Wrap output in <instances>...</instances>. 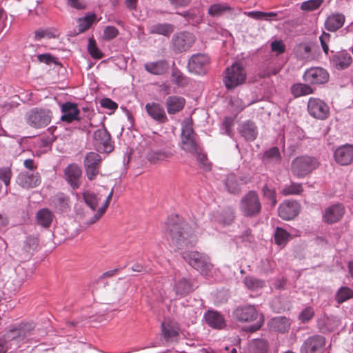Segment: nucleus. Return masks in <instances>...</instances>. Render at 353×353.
I'll return each mask as SVG.
<instances>
[{
    "instance_id": "obj_63",
    "label": "nucleus",
    "mask_w": 353,
    "mask_h": 353,
    "mask_svg": "<svg viewBox=\"0 0 353 353\" xmlns=\"http://www.w3.org/2000/svg\"><path fill=\"white\" fill-rule=\"evenodd\" d=\"M272 52H274L276 55L284 52L285 50V46H271Z\"/></svg>"
},
{
    "instance_id": "obj_10",
    "label": "nucleus",
    "mask_w": 353,
    "mask_h": 353,
    "mask_svg": "<svg viewBox=\"0 0 353 353\" xmlns=\"http://www.w3.org/2000/svg\"><path fill=\"white\" fill-rule=\"evenodd\" d=\"M183 258L194 269L201 273H207L212 267L208 258L198 252H184Z\"/></svg>"
},
{
    "instance_id": "obj_23",
    "label": "nucleus",
    "mask_w": 353,
    "mask_h": 353,
    "mask_svg": "<svg viewBox=\"0 0 353 353\" xmlns=\"http://www.w3.org/2000/svg\"><path fill=\"white\" fill-rule=\"evenodd\" d=\"M145 111L148 116L159 123H164L168 121V117L163 107L159 103H148L145 106Z\"/></svg>"
},
{
    "instance_id": "obj_43",
    "label": "nucleus",
    "mask_w": 353,
    "mask_h": 353,
    "mask_svg": "<svg viewBox=\"0 0 353 353\" xmlns=\"http://www.w3.org/2000/svg\"><path fill=\"white\" fill-rule=\"evenodd\" d=\"M268 343L264 339L254 340L250 345L249 353H267Z\"/></svg>"
},
{
    "instance_id": "obj_21",
    "label": "nucleus",
    "mask_w": 353,
    "mask_h": 353,
    "mask_svg": "<svg viewBox=\"0 0 353 353\" xmlns=\"http://www.w3.org/2000/svg\"><path fill=\"white\" fill-rule=\"evenodd\" d=\"M61 112L62 115L61 121L70 123L74 121H79L80 111L78 108L77 104L70 101L63 103L61 105Z\"/></svg>"
},
{
    "instance_id": "obj_1",
    "label": "nucleus",
    "mask_w": 353,
    "mask_h": 353,
    "mask_svg": "<svg viewBox=\"0 0 353 353\" xmlns=\"http://www.w3.org/2000/svg\"><path fill=\"white\" fill-rule=\"evenodd\" d=\"M167 234L170 246L175 250L192 247L196 241L192 228L185 223L168 222Z\"/></svg>"
},
{
    "instance_id": "obj_16",
    "label": "nucleus",
    "mask_w": 353,
    "mask_h": 353,
    "mask_svg": "<svg viewBox=\"0 0 353 353\" xmlns=\"http://www.w3.org/2000/svg\"><path fill=\"white\" fill-rule=\"evenodd\" d=\"M52 117L50 110H32L28 117L29 124L36 128H41L48 125Z\"/></svg>"
},
{
    "instance_id": "obj_46",
    "label": "nucleus",
    "mask_w": 353,
    "mask_h": 353,
    "mask_svg": "<svg viewBox=\"0 0 353 353\" xmlns=\"http://www.w3.org/2000/svg\"><path fill=\"white\" fill-rule=\"evenodd\" d=\"M174 30V26L169 23H158L151 27L150 32L152 33H156L168 36Z\"/></svg>"
},
{
    "instance_id": "obj_56",
    "label": "nucleus",
    "mask_w": 353,
    "mask_h": 353,
    "mask_svg": "<svg viewBox=\"0 0 353 353\" xmlns=\"http://www.w3.org/2000/svg\"><path fill=\"white\" fill-rule=\"evenodd\" d=\"M264 157L269 159L279 161L281 159V154L279 150L276 147H273L265 152Z\"/></svg>"
},
{
    "instance_id": "obj_26",
    "label": "nucleus",
    "mask_w": 353,
    "mask_h": 353,
    "mask_svg": "<svg viewBox=\"0 0 353 353\" xmlns=\"http://www.w3.org/2000/svg\"><path fill=\"white\" fill-rule=\"evenodd\" d=\"M336 161L342 165H346L353 162V145H345L337 148L334 152Z\"/></svg>"
},
{
    "instance_id": "obj_28",
    "label": "nucleus",
    "mask_w": 353,
    "mask_h": 353,
    "mask_svg": "<svg viewBox=\"0 0 353 353\" xmlns=\"http://www.w3.org/2000/svg\"><path fill=\"white\" fill-rule=\"evenodd\" d=\"M185 104V99L179 96H170L165 101L167 112L169 114H174L181 111Z\"/></svg>"
},
{
    "instance_id": "obj_33",
    "label": "nucleus",
    "mask_w": 353,
    "mask_h": 353,
    "mask_svg": "<svg viewBox=\"0 0 353 353\" xmlns=\"http://www.w3.org/2000/svg\"><path fill=\"white\" fill-rule=\"evenodd\" d=\"M174 290L177 295L184 296L192 292L193 285L189 280L182 277L176 281Z\"/></svg>"
},
{
    "instance_id": "obj_35",
    "label": "nucleus",
    "mask_w": 353,
    "mask_h": 353,
    "mask_svg": "<svg viewBox=\"0 0 353 353\" xmlns=\"http://www.w3.org/2000/svg\"><path fill=\"white\" fill-rule=\"evenodd\" d=\"M240 133L247 141H254L257 136L256 127L253 122L247 121L241 125Z\"/></svg>"
},
{
    "instance_id": "obj_2",
    "label": "nucleus",
    "mask_w": 353,
    "mask_h": 353,
    "mask_svg": "<svg viewBox=\"0 0 353 353\" xmlns=\"http://www.w3.org/2000/svg\"><path fill=\"white\" fill-rule=\"evenodd\" d=\"M34 327L32 323L25 322L10 325L1 336L8 350L12 352L20 347Z\"/></svg>"
},
{
    "instance_id": "obj_55",
    "label": "nucleus",
    "mask_w": 353,
    "mask_h": 353,
    "mask_svg": "<svg viewBox=\"0 0 353 353\" xmlns=\"http://www.w3.org/2000/svg\"><path fill=\"white\" fill-rule=\"evenodd\" d=\"M12 177V170L10 168H0V179H1L6 186L9 185Z\"/></svg>"
},
{
    "instance_id": "obj_12",
    "label": "nucleus",
    "mask_w": 353,
    "mask_h": 353,
    "mask_svg": "<svg viewBox=\"0 0 353 353\" xmlns=\"http://www.w3.org/2000/svg\"><path fill=\"white\" fill-rule=\"evenodd\" d=\"M303 80L311 85H321L329 81V73L321 67H312L307 69L303 74Z\"/></svg>"
},
{
    "instance_id": "obj_47",
    "label": "nucleus",
    "mask_w": 353,
    "mask_h": 353,
    "mask_svg": "<svg viewBox=\"0 0 353 353\" xmlns=\"http://www.w3.org/2000/svg\"><path fill=\"white\" fill-rule=\"evenodd\" d=\"M245 285L251 290H256L262 288L265 285L263 280L252 276H246L244 279Z\"/></svg>"
},
{
    "instance_id": "obj_18",
    "label": "nucleus",
    "mask_w": 353,
    "mask_h": 353,
    "mask_svg": "<svg viewBox=\"0 0 353 353\" xmlns=\"http://www.w3.org/2000/svg\"><path fill=\"white\" fill-rule=\"evenodd\" d=\"M174 151L170 148L165 150L151 148L147 152L146 159L151 164H161L168 162L174 157Z\"/></svg>"
},
{
    "instance_id": "obj_37",
    "label": "nucleus",
    "mask_w": 353,
    "mask_h": 353,
    "mask_svg": "<svg viewBox=\"0 0 353 353\" xmlns=\"http://www.w3.org/2000/svg\"><path fill=\"white\" fill-rule=\"evenodd\" d=\"M292 94L295 97L313 94L314 90L309 85L305 83H296L291 88Z\"/></svg>"
},
{
    "instance_id": "obj_34",
    "label": "nucleus",
    "mask_w": 353,
    "mask_h": 353,
    "mask_svg": "<svg viewBox=\"0 0 353 353\" xmlns=\"http://www.w3.org/2000/svg\"><path fill=\"white\" fill-rule=\"evenodd\" d=\"M37 224L43 228H48L50 226L54 219L53 213L47 208H43L37 213Z\"/></svg>"
},
{
    "instance_id": "obj_24",
    "label": "nucleus",
    "mask_w": 353,
    "mask_h": 353,
    "mask_svg": "<svg viewBox=\"0 0 353 353\" xmlns=\"http://www.w3.org/2000/svg\"><path fill=\"white\" fill-rule=\"evenodd\" d=\"M64 174L68 183L73 189L80 186L82 171L78 165L75 163L69 165L65 169Z\"/></svg>"
},
{
    "instance_id": "obj_51",
    "label": "nucleus",
    "mask_w": 353,
    "mask_h": 353,
    "mask_svg": "<svg viewBox=\"0 0 353 353\" xmlns=\"http://www.w3.org/2000/svg\"><path fill=\"white\" fill-rule=\"evenodd\" d=\"M323 0H308L303 2L300 8L305 11H313L319 8Z\"/></svg>"
},
{
    "instance_id": "obj_20",
    "label": "nucleus",
    "mask_w": 353,
    "mask_h": 353,
    "mask_svg": "<svg viewBox=\"0 0 353 353\" xmlns=\"http://www.w3.org/2000/svg\"><path fill=\"white\" fill-rule=\"evenodd\" d=\"M345 208L342 204H334L325 208L323 221L327 224H332L339 221L343 216Z\"/></svg>"
},
{
    "instance_id": "obj_14",
    "label": "nucleus",
    "mask_w": 353,
    "mask_h": 353,
    "mask_svg": "<svg viewBox=\"0 0 353 353\" xmlns=\"http://www.w3.org/2000/svg\"><path fill=\"white\" fill-rule=\"evenodd\" d=\"M94 145L97 150L101 152H110L113 150L111 144L110 134L104 128L97 130L93 134Z\"/></svg>"
},
{
    "instance_id": "obj_54",
    "label": "nucleus",
    "mask_w": 353,
    "mask_h": 353,
    "mask_svg": "<svg viewBox=\"0 0 353 353\" xmlns=\"http://www.w3.org/2000/svg\"><path fill=\"white\" fill-rule=\"evenodd\" d=\"M263 196L272 201V205L276 204V192L274 189L270 188L268 185L263 188Z\"/></svg>"
},
{
    "instance_id": "obj_59",
    "label": "nucleus",
    "mask_w": 353,
    "mask_h": 353,
    "mask_svg": "<svg viewBox=\"0 0 353 353\" xmlns=\"http://www.w3.org/2000/svg\"><path fill=\"white\" fill-rule=\"evenodd\" d=\"M88 50L94 59H99L103 57V54L98 48L97 46H88Z\"/></svg>"
},
{
    "instance_id": "obj_27",
    "label": "nucleus",
    "mask_w": 353,
    "mask_h": 353,
    "mask_svg": "<svg viewBox=\"0 0 353 353\" xmlns=\"http://www.w3.org/2000/svg\"><path fill=\"white\" fill-rule=\"evenodd\" d=\"M17 181L24 188H33L41 183V179L39 172H21L18 175Z\"/></svg>"
},
{
    "instance_id": "obj_4",
    "label": "nucleus",
    "mask_w": 353,
    "mask_h": 353,
    "mask_svg": "<svg viewBox=\"0 0 353 353\" xmlns=\"http://www.w3.org/2000/svg\"><path fill=\"white\" fill-rule=\"evenodd\" d=\"M112 195L113 189H112L108 194L103 206L96 211V208L98 205V203L101 198L99 197L98 195L90 192H86L83 194L84 201L90 208V212H86V216L88 217H86L85 223L88 225H91L96 223L102 217L110 205Z\"/></svg>"
},
{
    "instance_id": "obj_53",
    "label": "nucleus",
    "mask_w": 353,
    "mask_h": 353,
    "mask_svg": "<svg viewBox=\"0 0 353 353\" xmlns=\"http://www.w3.org/2000/svg\"><path fill=\"white\" fill-rule=\"evenodd\" d=\"M193 156L196 157L199 164L204 169H210V163L208 160L207 155L203 152V150L202 148L200 150H199L197 153H194Z\"/></svg>"
},
{
    "instance_id": "obj_41",
    "label": "nucleus",
    "mask_w": 353,
    "mask_h": 353,
    "mask_svg": "<svg viewBox=\"0 0 353 353\" xmlns=\"http://www.w3.org/2000/svg\"><path fill=\"white\" fill-rule=\"evenodd\" d=\"M232 10V8L227 3H214L209 7L208 12L211 17H217Z\"/></svg>"
},
{
    "instance_id": "obj_64",
    "label": "nucleus",
    "mask_w": 353,
    "mask_h": 353,
    "mask_svg": "<svg viewBox=\"0 0 353 353\" xmlns=\"http://www.w3.org/2000/svg\"><path fill=\"white\" fill-rule=\"evenodd\" d=\"M172 4H174L180 6H187L190 0H168Z\"/></svg>"
},
{
    "instance_id": "obj_44",
    "label": "nucleus",
    "mask_w": 353,
    "mask_h": 353,
    "mask_svg": "<svg viewBox=\"0 0 353 353\" xmlns=\"http://www.w3.org/2000/svg\"><path fill=\"white\" fill-rule=\"evenodd\" d=\"M353 298V290L348 287L340 288L336 293L335 300L339 304Z\"/></svg>"
},
{
    "instance_id": "obj_36",
    "label": "nucleus",
    "mask_w": 353,
    "mask_h": 353,
    "mask_svg": "<svg viewBox=\"0 0 353 353\" xmlns=\"http://www.w3.org/2000/svg\"><path fill=\"white\" fill-rule=\"evenodd\" d=\"M144 67L148 72L155 75H161L167 71L168 64L165 61H161L147 63Z\"/></svg>"
},
{
    "instance_id": "obj_42",
    "label": "nucleus",
    "mask_w": 353,
    "mask_h": 353,
    "mask_svg": "<svg viewBox=\"0 0 353 353\" xmlns=\"http://www.w3.org/2000/svg\"><path fill=\"white\" fill-rule=\"evenodd\" d=\"M303 192L302 183L291 182L289 185H285L281 190V194L283 196L299 195Z\"/></svg>"
},
{
    "instance_id": "obj_15",
    "label": "nucleus",
    "mask_w": 353,
    "mask_h": 353,
    "mask_svg": "<svg viewBox=\"0 0 353 353\" xmlns=\"http://www.w3.org/2000/svg\"><path fill=\"white\" fill-rule=\"evenodd\" d=\"M325 343V338L321 335L310 336L302 344L301 353H321Z\"/></svg>"
},
{
    "instance_id": "obj_25",
    "label": "nucleus",
    "mask_w": 353,
    "mask_h": 353,
    "mask_svg": "<svg viewBox=\"0 0 353 353\" xmlns=\"http://www.w3.org/2000/svg\"><path fill=\"white\" fill-rule=\"evenodd\" d=\"M268 326L271 331L285 334L290 330L291 321L286 316H278L271 319L268 323Z\"/></svg>"
},
{
    "instance_id": "obj_29",
    "label": "nucleus",
    "mask_w": 353,
    "mask_h": 353,
    "mask_svg": "<svg viewBox=\"0 0 353 353\" xmlns=\"http://www.w3.org/2000/svg\"><path fill=\"white\" fill-rule=\"evenodd\" d=\"M352 61L351 55L345 51L334 54L331 59L332 65L338 70H344L348 68Z\"/></svg>"
},
{
    "instance_id": "obj_7",
    "label": "nucleus",
    "mask_w": 353,
    "mask_h": 353,
    "mask_svg": "<svg viewBox=\"0 0 353 353\" xmlns=\"http://www.w3.org/2000/svg\"><path fill=\"white\" fill-rule=\"evenodd\" d=\"M319 165L318 160L310 156H300L295 158L291 165V171L297 178H303Z\"/></svg>"
},
{
    "instance_id": "obj_40",
    "label": "nucleus",
    "mask_w": 353,
    "mask_h": 353,
    "mask_svg": "<svg viewBox=\"0 0 353 353\" xmlns=\"http://www.w3.org/2000/svg\"><path fill=\"white\" fill-rule=\"evenodd\" d=\"M174 44H192L195 42L194 35L187 31L181 32L174 35Z\"/></svg>"
},
{
    "instance_id": "obj_13",
    "label": "nucleus",
    "mask_w": 353,
    "mask_h": 353,
    "mask_svg": "<svg viewBox=\"0 0 353 353\" xmlns=\"http://www.w3.org/2000/svg\"><path fill=\"white\" fill-rule=\"evenodd\" d=\"M101 156L96 152H88L84 159V166L89 180H94L99 173L101 163Z\"/></svg>"
},
{
    "instance_id": "obj_32",
    "label": "nucleus",
    "mask_w": 353,
    "mask_h": 353,
    "mask_svg": "<svg viewBox=\"0 0 353 353\" xmlns=\"http://www.w3.org/2000/svg\"><path fill=\"white\" fill-rule=\"evenodd\" d=\"M345 21V17L341 14H334L328 17L325 21V28L330 31H336L341 28Z\"/></svg>"
},
{
    "instance_id": "obj_30",
    "label": "nucleus",
    "mask_w": 353,
    "mask_h": 353,
    "mask_svg": "<svg viewBox=\"0 0 353 353\" xmlns=\"http://www.w3.org/2000/svg\"><path fill=\"white\" fill-rule=\"evenodd\" d=\"M207 324L212 328L221 330L225 325L223 316L216 311L209 310L205 314Z\"/></svg>"
},
{
    "instance_id": "obj_11",
    "label": "nucleus",
    "mask_w": 353,
    "mask_h": 353,
    "mask_svg": "<svg viewBox=\"0 0 353 353\" xmlns=\"http://www.w3.org/2000/svg\"><path fill=\"white\" fill-rule=\"evenodd\" d=\"M161 335L168 343H176L180 338L181 328L174 319H165L161 326Z\"/></svg>"
},
{
    "instance_id": "obj_31",
    "label": "nucleus",
    "mask_w": 353,
    "mask_h": 353,
    "mask_svg": "<svg viewBox=\"0 0 353 353\" xmlns=\"http://www.w3.org/2000/svg\"><path fill=\"white\" fill-rule=\"evenodd\" d=\"M96 15L94 14H88L83 18H79L78 20V30L74 29L73 31H70L68 33V37L77 36L79 33L83 32L88 30L92 22L94 21Z\"/></svg>"
},
{
    "instance_id": "obj_58",
    "label": "nucleus",
    "mask_w": 353,
    "mask_h": 353,
    "mask_svg": "<svg viewBox=\"0 0 353 353\" xmlns=\"http://www.w3.org/2000/svg\"><path fill=\"white\" fill-rule=\"evenodd\" d=\"M100 103L103 108L110 110H115L118 108L117 103L108 98L102 99Z\"/></svg>"
},
{
    "instance_id": "obj_50",
    "label": "nucleus",
    "mask_w": 353,
    "mask_h": 353,
    "mask_svg": "<svg viewBox=\"0 0 353 353\" xmlns=\"http://www.w3.org/2000/svg\"><path fill=\"white\" fill-rule=\"evenodd\" d=\"M314 309L311 306L305 307L299 314L298 319L302 323H306L309 322L314 316Z\"/></svg>"
},
{
    "instance_id": "obj_57",
    "label": "nucleus",
    "mask_w": 353,
    "mask_h": 353,
    "mask_svg": "<svg viewBox=\"0 0 353 353\" xmlns=\"http://www.w3.org/2000/svg\"><path fill=\"white\" fill-rule=\"evenodd\" d=\"M118 34V30L114 26H108L103 32V38L109 41L117 37Z\"/></svg>"
},
{
    "instance_id": "obj_5",
    "label": "nucleus",
    "mask_w": 353,
    "mask_h": 353,
    "mask_svg": "<svg viewBox=\"0 0 353 353\" xmlns=\"http://www.w3.org/2000/svg\"><path fill=\"white\" fill-rule=\"evenodd\" d=\"M261 203L259 194L254 190H250L241 199L239 209L245 217H254L261 211Z\"/></svg>"
},
{
    "instance_id": "obj_45",
    "label": "nucleus",
    "mask_w": 353,
    "mask_h": 353,
    "mask_svg": "<svg viewBox=\"0 0 353 353\" xmlns=\"http://www.w3.org/2000/svg\"><path fill=\"white\" fill-rule=\"evenodd\" d=\"M59 34L57 30L54 28L40 29L34 32V39L37 41H40L41 39H50L59 37Z\"/></svg>"
},
{
    "instance_id": "obj_6",
    "label": "nucleus",
    "mask_w": 353,
    "mask_h": 353,
    "mask_svg": "<svg viewBox=\"0 0 353 353\" xmlns=\"http://www.w3.org/2000/svg\"><path fill=\"white\" fill-rule=\"evenodd\" d=\"M246 77L247 73L243 65L235 62L225 70L223 83L227 89L232 90L243 84Z\"/></svg>"
},
{
    "instance_id": "obj_9",
    "label": "nucleus",
    "mask_w": 353,
    "mask_h": 353,
    "mask_svg": "<svg viewBox=\"0 0 353 353\" xmlns=\"http://www.w3.org/2000/svg\"><path fill=\"white\" fill-rule=\"evenodd\" d=\"M308 114L319 120H325L330 116V108L322 99L317 97H310L307 104Z\"/></svg>"
},
{
    "instance_id": "obj_8",
    "label": "nucleus",
    "mask_w": 353,
    "mask_h": 353,
    "mask_svg": "<svg viewBox=\"0 0 353 353\" xmlns=\"http://www.w3.org/2000/svg\"><path fill=\"white\" fill-rule=\"evenodd\" d=\"M201 148L192 125L186 124L183 128L181 133V149L193 155L194 153H197Z\"/></svg>"
},
{
    "instance_id": "obj_22",
    "label": "nucleus",
    "mask_w": 353,
    "mask_h": 353,
    "mask_svg": "<svg viewBox=\"0 0 353 353\" xmlns=\"http://www.w3.org/2000/svg\"><path fill=\"white\" fill-rule=\"evenodd\" d=\"M295 53L299 59L310 61L318 59L321 51L319 46H296Z\"/></svg>"
},
{
    "instance_id": "obj_60",
    "label": "nucleus",
    "mask_w": 353,
    "mask_h": 353,
    "mask_svg": "<svg viewBox=\"0 0 353 353\" xmlns=\"http://www.w3.org/2000/svg\"><path fill=\"white\" fill-rule=\"evenodd\" d=\"M37 58L40 62L45 63L46 64H50V63H52L54 61V58L52 56H50L49 54H39L37 57Z\"/></svg>"
},
{
    "instance_id": "obj_38",
    "label": "nucleus",
    "mask_w": 353,
    "mask_h": 353,
    "mask_svg": "<svg viewBox=\"0 0 353 353\" xmlns=\"http://www.w3.org/2000/svg\"><path fill=\"white\" fill-rule=\"evenodd\" d=\"M225 185L230 193L236 194L241 190L238 177L233 173L229 174L225 181Z\"/></svg>"
},
{
    "instance_id": "obj_48",
    "label": "nucleus",
    "mask_w": 353,
    "mask_h": 353,
    "mask_svg": "<svg viewBox=\"0 0 353 353\" xmlns=\"http://www.w3.org/2000/svg\"><path fill=\"white\" fill-rule=\"evenodd\" d=\"M171 81L179 86H185L187 84L186 78L183 73L176 68H173L171 74Z\"/></svg>"
},
{
    "instance_id": "obj_39",
    "label": "nucleus",
    "mask_w": 353,
    "mask_h": 353,
    "mask_svg": "<svg viewBox=\"0 0 353 353\" xmlns=\"http://www.w3.org/2000/svg\"><path fill=\"white\" fill-rule=\"evenodd\" d=\"M336 323L334 319L324 316L318 321V326L321 332H330L336 328Z\"/></svg>"
},
{
    "instance_id": "obj_19",
    "label": "nucleus",
    "mask_w": 353,
    "mask_h": 353,
    "mask_svg": "<svg viewBox=\"0 0 353 353\" xmlns=\"http://www.w3.org/2000/svg\"><path fill=\"white\" fill-rule=\"evenodd\" d=\"M300 210L301 205L297 201H285L279 208V215L284 220H291L299 214Z\"/></svg>"
},
{
    "instance_id": "obj_17",
    "label": "nucleus",
    "mask_w": 353,
    "mask_h": 353,
    "mask_svg": "<svg viewBox=\"0 0 353 353\" xmlns=\"http://www.w3.org/2000/svg\"><path fill=\"white\" fill-rule=\"evenodd\" d=\"M210 63V58L205 54L193 55L188 61L189 70L197 74H205Z\"/></svg>"
},
{
    "instance_id": "obj_62",
    "label": "nucleus",
    "mask_w": 353,
    "mask_h": 353,
    "mask_svg": "<svg viewBox=\"0 0 353 353\" xmlns=\"http://www.w3.org/2000/svg\"><path fill=\"white\" fill-rule=\"evenodd\" d=\"M24 166L30 170H33L37 168V165H34V160L31 159H26L23 162Z\"/></svg>"
},
{
    "instance_id": "obj_61",
    "label": "nucleus",
    "mask_w": 353,
    "mask_h": 353,
    "mask_svg": "<svg viewBox=\"0 0 353 353\" xmlns=\"http://www.w3.org/2000/svg\"><path fill=\"white\" fill-rule=\"evenodd\" d=\"M68 3L72 8L78 10L83 9L85 7L83 3L80 2L79 0H68Z\"/></svg>"
},
{
    "instance_id": "obj_3",
    "label": "nucleus",
    "mask_w": 353,
    "mask_h": 353,
    "mask_svg": "<svg viewBox=\"0 0 353 353\" xmlns=\"http://www.w3.org/2000/svg\"><path fill=\"white\" fill-rule=\"evenodd\" d=\"M233 316L237 321L241 323L255 322L254 325L245 330L248 332H254L260 330L264 323V316L260 314L253 305L237 307L233 311Z\"/></svg>"
},
{
    "instance_id": "obj_52",
    "label": "nucleus",
    "mask_w": 353,
    "mask_h": 353,
    "mask_svg": "<svg viewBox=\"0 0 353 353\" xmlns=\"http://www.w3.org/2000/svg\"><path fill=\"white\" fill-rule=\"evenodd\" d=\"M245 14L247 16L253 18L254 19H267L268 17H274L277 16L276 12H264L261 11H251V12H245Z\"/></svg>"
},
{
    "instance_id": "obj_49",
    "label": "nucleus",
    "mask_w": 353,
    "mask_h": 353,
    "mask_svg": "<svg viewBox=\"0 0 353 353\" xmlns=\"http://www.w3.org/2000/svg\"><path fill=\"white\" fill-rule=\"evenodd\" d=\"M290 234L281 228H276L274 233V240L277 245H283L287 243Z\"/></svg>"
}]
</instances>
